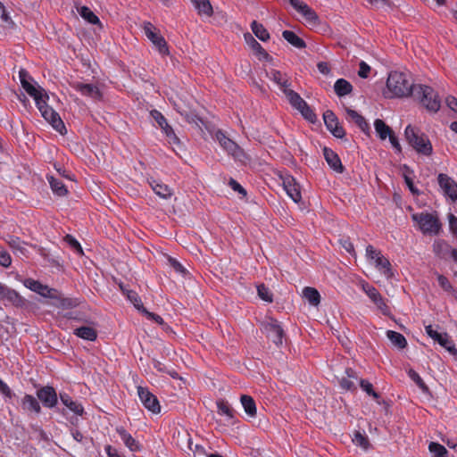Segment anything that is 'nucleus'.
<instances>
[{
  "instance_id": "f257e3e1",
  "label": "nucleus",
  "mask_w": 457,
  "mask_h": 457,
  "mask_svg": "<svg viewBox=\"0 0 457 457\" xmlns=\"http://www.w3.org/2000/svg\"><path fill=\"white\" fill-rule=\"evenodd\" d=\"M20 80L24 90L34 98L36 105L39 110L42 117L58 132L63 133L65 130L64 123L60 115L47 104L48 95L37 84L31 83L28 72L21 70L19 72Z\"/></svg>"
},
{
  "instance_id": "f03ea898",
  "label": "nucleus",
  "mask_w": 457,
  "mask_h": 457,
  "mask_svg": "<svg viewBox=\"0 0 457 457\" xmlns=\"http://www.w3.org/2000/svg\"><path fill=\"white\" fill-rule=\"evenodd\" d=\"M415 86L407 73L395 71L388 75L383 95L386 98L408 97L413 96Z\"/></svg>"
},
{
  "instance_id": "7ed1b4c3",
  "label": "nucleus",
  "mask_w": 457,
  "mask_h": 457,
  "mask_svg": "<svg viewBox=\"0 0 457 457\" xmlns=\"http://www.w3.org/2000/svg\"><path fill=\"white\" fill-rule=\"evenodd\" d=\"M412 96L419 100L430 112H436L440 109L441 101L439 96L437 93L428 86L421 84L416 85Z\"/></svg>"
},
{
  "instance_id": "20e7f679",
  "label": "nucleus",
  "mask_w": 457,
  "mask_h": 457,
  "mask_svg": "<svg viewBox=\"0 0 457 457\" xmlns=\"http://www.w3.org/2000/svg\"><path fill=\"white\" fill-rule=\"evenodd\" d=\"M412 220L425 235H437L441 230V223L437 216L429 212H418L411 215Z\"/></svg>"
},
{
  "instance_id": "39448f33",
  "label": "nucleus",
  "mask_w": 457,
  "mask_h": 457,
  "mask_svg": "<svg viewBox=\"0 0 457 457\" xmlns=\"http://www.w3.org/2000/svg\"><path fill=\"white\" fill-rule=\"evenodd\" d=\"M366 258L369 264L373 266L380 274L386 278L392 277L391 264L379 250L372 245H368L366 247Z\"/></svg>"
},
{
  "instance_id": "423d86ee",
  "label": "nucleus",
  "mask_w": 457,
  "mask_h": 457,
  "mask_svg": "<svg viewBox=\"0 0 457 457\" xmlns=\"http://www.w3.org/2000/svg\"><path fill=\"white\" fill-rule=\"evenodd\" d=\"M408 143L419 153L429 155L432 152V145L428 137L419 134L414 128L407 126L404 131Z\"/></svg>"
},
{
  "instance_id": "0eeeda50",
  "label": "nucleus",
  "mask_w": 457,
  "mask_h": 457,
  "mask_svg": "<svg viewBox=\"0 0 457 457\" xmlns=\"http://www.w3.org/2000/svg\"><path fill=\"white\" fill-rule=\"evenodd\" d=\"M215 137L220 146L236 161L245 163L248 160L245 153L234 141L227 137L223 132L217 131Z\"/></svg>"
},
{
  "instance_id": "6e6552de",
  "label": "nucleus",
  "mask_w": 457,
  "mask_h": 457,
  "mask_svg": "<svg viewBox=\"0 0 457 457\" xmlns=\"http://www.w3.org/2000/svg\"><path fill=\"white\" fill-rule=\"evenodd\" d=\"M290 104L299 111L301 114L308 120L314 121L316 115L309 107L307 103L294 90L289 89L284 94Z\"/></svg>"
},
{
  "instance_id": "1a4fd4ad",
  "label": "nucleus",
  "mask_w": 457,
  "mask_h": 457,
  "mask_svg": "<svg viewBox=\"0 0 457 457\" xmlns=\"http://www.w3.org/2000/svg\"><path fill=\"white\" fill-rule=\"evenodd\" d=\"M143 30L146 37L152 42V44L162 55H166L169 54V49L164 37L159 33V31L152 23L144 22Z\"/></svg>"
},
{
  "instance_id": "9d476101",
  "label": "nucleus",
  "mask_w": 457,
  "mask_h": 457,
  "mask_svg": "<svg viewBox=\"0 0 457 457\" xmlns=\"http://www.w3.org/2000/svg\"><path fill=\"white\" fill-rule=\"evenodd\" d=\"M361 289L382 314L388 315L390 313L386 299L382 297L380 293L373 286L368 283H362Z\"/></svg>"
},
{
  "instance_id": "9b49d317",
  "label": "nucleus",
  "mask_w": 457,
  "mask_h": 457,
  "mask_svg": "<svg viewBox=\"0 0 457 457\" xmlns=\"http://www.w3.org/2000/svg\"><path fill=\"white\" fill-rule=\"evenodd\" d=\"M426 333L429 337L445 348L450 353L456 354L457 350L447 333H439L431 325L425 327Z\"/></svg>"
},
{
  "instance_id": "f8f14e48",
  "label": "nucleus",
  "mask_w": 457,
  "mask_h": 457,
  "mask_svg": "<svg viewBox=\"0 0 457 457\" xmlns=\"http://www.w3.org/2000/svg\"><path fill=\"white\" fill-rule=\"evenodd\" d=\"M138 397L143 405L153 413H158L161 411V406L155 395H154L147 388L137 387Z\"/></svg>"
},
{
  "instance_id": "ddd939ff",
  "label": "nucleus",
  "mask_w": 457,
  "mask_h": 457,
  "mask_svg": "<svg viewBox=\"0 0 457 457\" xmlns=\"http://www.w3.org/2000/svg\"><path fill=\"white\" fill-rule=\"evenodd\" d=\"M24 286L30 289L33 292L37 293L38 295L47 297V298H57L58 297V292L54 289L50 288L46 285H43L37 280L32 279V278H27L23 282Z\"/></svg>"
},
{
  "instance_id": "4468645a",
  "label": "nucleus",
  "mask_w": 457,
  "mask_h": 457,
  "mask_svg": "<svg viewBox=\"0 0 457 457\" xmlns=\"http://www.w3.org/2000/svg\"><path fill=\"white\" fill-rule=\"evenodd\" d=\"M438 184L444 195L453 202L457 200V183L445 174L438 175Z\"/></svg>"
},
{
  "instance_id": "2eb2a0df",
  "label": "nucleus",
  "mask_w": 457,
  "mask_h": 457,
  "mask_svg": "<svg viewBox=\"0 0 457 457\" xmlns=\"http://www.w3.org/2000/svg\"><path fill=\"white\" fill-rule=\"evenodd\" d=\"M282 185L287 195L295 202L299 203L302 199L300 186L296 183L295 179L290 176L286 175L281 177Z\"/></svg>"
},
{
  "instance_id": "dca6fc26",
  "label": "nucleus",
  "mask_w": 457,
  "mask_h": 457,
  "mask_svg": "<svg viewBox=\"0 0 457 457\" xmlns=\"http://www.w3.org/2000/svg\"><path fill=\"white\" fill-rule=\"evenodd\" d=\"M323 120L327 129L336 137L342 138L345 136V130L341 126H339L338 120L332 111H326L323 114Z\"/></svg>"
},
{
  "instance_id": "f3484780",
  "label": "nucleus",
  "mask_w": 457,
  "mask_h": 457,
  "mask_svg": "<svg viewBox=\"0 0 457 457\" xmlns=\"http://www.w3.org/2000/svg\"><path fill=\"white\" fill-rule=\"evenodd\" d=\"M37 398L47 408H54L58 402V396L54 387L43 386L37 391Z\"/></svg>"
},
{
  "instance_id": "a211bd4d",
  "label": "nucleus",
  "mask_w": 457,
  "mask_h": 457,
  "mask_svg": "<svg viewBox=\"0 0 457 457\" xmlns=\"http://www.w3.org/2000/svg\"><path fill=\"white\" fill-rule=\"evenodd\" d=\"M264 329L268 337L274 342V344L277 345H282L284 331L277 320L270 319L264 324Z\"/></svg>"
},
{
  "instance_id": "6ab92c4d",
  "label": "nucleus",
  "mask_w": 457,
  "mask_h": 457,
  "mask_svg": "<svg viewBox=\"0 0 457 457\" xmlns=\"http://www.w3.org/2000/svg\"><path fill=\"white\" fill-rule=\"evenodd\" d=\"M70 85L85 96H88L94 99H98L101 97V94L98 88L92 84H86L79 80H74L71 81Z\"/></svg>"
},
{
  "instance_id": "aec40b11",
  "label": "nucleus",
  "mask_w": 457,
  "mask_h": 457,
  "mask_svg": "<svg viewBox=\"0 0 457 457\" xmlns=\"http://www.w3.org/2000/svg\"><path fill=\"white\" fill-rule=\"evenodd\" d=\"M116 432L123 441L124 445L132 452L141 450L140 443L136 440L124 428L118 427Z\"/></svg>"
},
{
  "instance_id": "412c9836",
  "label": "nucleus",
  "mask_w": 457,
  "mask_h": 457,
  "mask_svg": "<svg viewBox=\"0 0 457 457\" xmlns=\"http://www.w3.org/2000/svg\"><path fill=\"white\" fill-rule=\"evenodd\" d=\"M21 405L25 412L36 414L41 412L39 402L31 395H25L21 400Z\"/></svg>"
},
{
  "instance_id": "4be33fe9",
  "label": "nucleus",
  "mask_w": 457,
  "mask_h": 457,
  "mask_svg": "<svg viewBox=\"0 0 457 457\" xmlns=\"http://www.w3.org/2000/svg\"><path fill=\"white\" fill-rule=\"evenodd\" d=\"M266 73H267V76L278 85L279 89L284 94H286L287 90L290 89L289 88L290 84L288 81V78L286 74H282L280 71H278L277 70H273V69L267 71Z\"/></svg>"
},
{
  "instance_id": "5701e85b",
  "label": "nucleus",
  "mask_w": 457,
  "mask_h": 457,
  "mask_svg": "<svg viewBox=\"0 0 457 457\" xmlns=\"http://www.w3.org/2000/svg\"><path fill=\"white\" fill-rule=\"evenodd\" d=\"M346 119L355 123L366 134L370 132V126L366 120L356 111L352 110L350 108H345Z\"/></svg>"
},
{
  "instance_id": "b1692460",
  "label": "nucleus",
  "mask_w": 457,
  "mask_h": 457,
  "mask_svg": "<svg viewBox=\"0 0 457 457\" xmlns=\"http://www.w3.org/2000/svg\"><path fill=\"white\" fill-rule=\"evenodd\" d=\"M60 399H61V402L74 414H76V415L83 414L84 408H83L82 404L78 401L72 400L69 395H67L65 393H61Z\"/></svg>"
},
{
  "instance_id": "393cba45",
  "label": "nucleus",
  "mask_w": 457,
  "mask_h": 457,
  "mask_svg": "<svg viewBox=\"0 0 457 457\" xmlns=\"http://www.w3.org/2000/svg\"><path fill=\"white\" fill-rule=\"evenodd\" d=\"M324 157L328 165L336 171L342 172L343 166L337 154L328 148H324Z\"/></svg>"
},
{
  "instance_id": "a878e982",
  "label": "nucleus",
  "mask_w": 457,
  "mask_h": 457,
  "mask_svg": "<svg viewBox=\"0 0 457 457\" xmlns=\"http://www.w3.org/2000/svg\"><path fill=\"white\" fill-rule=\"evenodd\" d=\"M1 298L14 305H21L24 303V299L15 290L7 287H4Z\"/></svg>"
},
{
  "instance_id": "bb28decb",
  "label": "nucleus",
  "mask_w": 457,
  "mask_h": 457,
  "mask_svg": "<svg viewBox=\"0 0 457 457\" xmlns=\"http://www.w3.org/2000/svg\"><path fill=\"white\" fill-rule=\"evenodd\" d=\"M303 296L312 306H318L320 303V295L317 289L311 287H306L303 289Z\"/></svg>"
},
{
  "instance_id": "cd10ccee",
  "label": "nucleus",
  "mask_w": 457,
  "mask_h": 457,
  "mask_svg": "<svg viewBox=\"0 0 457 457\" xmlns=\"http://www.w3.org/2000/svg\"><path fill=\"white\" fill-rule=\"evenodd\" d=\"M375 131L381 140L386 139L390 135L393 134V130L387 126L382 120L377 119L374 121Z\"/></svg>"
},
{
  "instance_id": "c85d7f7f",
  "label": "nucleus",
  "mask_w": 457,
  "mask_h": 457,
  "mask_svg": "<svg viewBox=\"0 0 457 457\" xmlns=\"http://www.w3.org/2000/svg\"><path fill=\"white\" fill-rule=\"evenodd\" d=\"M193 5L200 15L211 16L212 7L209 0H191Z\"/></svg>"
},
{
  "instance_id": "c756f323",
  "label": "nucleus",
  "mask_w": 457,
  "mask_h": 457,
  "mask_svg": "<svg viewBox=\"0 0 457 457\" xmlns=\"http://www.w3.org/2000/svg\"><path fill=\"white\" fill-rule=\"evenodd\" d=\"M334 89L338 96H344L352 92L353 87L347 80L339 79L335 82Z\"/></svg>"
},
{
  "instance_id": "7c9ffc66",
  "label": "nucleus",
  "mask_w": 457,
  "mask_h": 457,
  "mask_svg": "<svg viewBox=\"0 0 457 457\" xmlns=\"http://www.w3.org/2000/svg\"><path fill=\"white\" fill-rule=\"evenodd\" d=\"M282 36L289 44L296 48L302 49L306 46L304 41L293 31L285 30Z\"/></svg>"
},
{
  "instance_id": "2f4dec72",
  "label": "nucleus",
  "mask_w": 457,
  "mask_h": 457,
  "mask_svg": "<svg viewBox=\"0 0 457 457\" xmlns=\"http://www.w3.org/2000/svg\"><path fill=\"white\" fill-rule=\"evenodd\" d=\"M151 187L154 192L162 198H168L172 195L171 189L167 185H164L159 181H152Z\"/></svg>"
},
{
  "instance_id": "473e14b6",
  "label": "nucleus",
  "mask_w": 457,
  "mask_h": 457,
  "mask_svg": "<svg viewBox=\"0 0 457 457\" xmlns=\"http://www.w3.org/2000/svg\"><path fill=\"white\" fill-rule=\"evenodd\" d=\"M74 334L83 339L94 341L96 338V331L91 327H80L74 330Z\"/></svg>"
},
{
  "instance_id": "72a5a7b5",
  "label": "nucleus",
  "mask_w": 457,
  "mask_h": 457,
  "mask_svg": "<svg viewBox=\"0 0 457 457\" xmlns=\"http://www.w3.org/2000/svg\"><path fill=\"white\" fill-rule=\"evenodd\" d=\"M241 403L247 415L253 418L256 415V405L253 399L249 395L241 396Z\"/></svg>"
},
{
  "instance_id": "f704fd0d",
  "label": "nucleus",
  "mask_w": 457,
  "mask_h": 457,
  "mask_svg": "<svg viewBox=\"0 0 457 457\" xmlns=\"http://www.w3.org/2000/svg\"><path fill=\"white\" fill-rule=\"evenodd\" d=\"M347 378H342L340 379V386L342 388L346 390H353L355 388V381H358V378L352 370H346Z\"/></svg>"
},
{
  "instance_id": "c9c22d12",
  "label": "nucleus",
  "mask_w": 457,
  "mask_h": 457,
  "mask_svg": "<svg viewBox=\"0 0 457 457\" xmlns=\"http://www.w3.org/2000/svg\"><path fill=\"white\" fill-rule=\"evenodd\" d=\"M387 338L390 340V342L396 347L403 349L406 346L407 342L405 337L395 331L388 330L386 332Z\"/></svg>"
},
{
  "instance_id": "e433bc0d",
  "label": "nucleus",
  "mask_w": 457,
  "mask_h": 457,
  "mask_svg": "<svg viewBox=\"0 0 457 457\" xmlns=\"http://www.w3.org/2000/svg\"><path fill=\"white\" fill-rule=\"evenodd\" d=\"M162 132L174 151L181 149V143L170 126Z\"/></svg>"
},
{
  "instance_id": "4c0bfd02",
  "label": "nucleus",
  "mask_w": 457,
  "mask_h": 457,
  "mask_svg": "<svg viewBox=\"0 0 457 457\" xmlns=\"http://www.w3.org/2000/svg\"><path fill=\"white\" fill-rule=\"evenodd\" d=\"M6 242L14 252L21 254L26 253V244L19 237L11 236L7 238Z\"/></svg>"
},
{
  "instance_id": "58836bf2",
  "label": "nucleus",
  "mask_w": 457,
  "mask_h": 457,
  "mask_svg": "<svg viewBox=\"0 0 457 457\" xmlns=\"http://www.w3.org/2000/svg\"><path fill=\"white\" fill-rule=\"evenodd\" d=\"M253 33L262 41H266L270 38V34L262 24L257 21H253L251 24Z\"/></svg>"
},
{
  "instance_id": "ea45409f",
  "label": "nucleus",
  "mask_w": 457,
  "mask_h": 457,
  "mask_svg": "<svg viewBox=\"0 0 457 457\" xmlns=\"http://www.w3.org/2000/svg\"><path fill=\"white\" fill-rule=\"evenodd\" d=\"M79 15L91 24H96L99 22L98 17L87 6H81L78 8Z\"/></svg>"
},
{
  "instance_id": "a19ab883",
  "label": "nucleus",
  "mask_w": 457,
  "mask_h": 457,
  "mask_svg": "<svg viewBox=\"0 0 457 457\" xmlns=\"http://www.w3.org/2000/svg\"><path fill=\"white\" fill-rule=\"evenodd\" d=\"M48 181L50 183L52 190L59 196H63L67 194V189L64 184L54 179V177H49Z\"/></svg>"
},
{
  "instance_id": "79ce46f5",
  "label": "nucleus",
  "mask_w": 457,
  "mask_h": 457,
  "mask_svg": "<svg viewBox=\"0 0 457 457\" xmlns=\"http://www.w3.org/2000/svg\"><path fill=\"white\" fill-rule=\"evenodd\" d=\"M123 293L127 295L128 299L133 303V305L139 311L143 312V309H145L142 305L141 300L138 296V295L131 290L124 289L122 287H120Z\"/></svg>"
},
{
  "instance_id": "37998d69",
  "label": "nucleus",
  "mask_w": 457,
  "mask_h": 457,
  "mask_svg": "<svg viewBox=\"0 0 457 457\" xmlns=\"http://www.w3.org/2000/svg\"><path fill=\"white\" fill-rule=\"evenodd\" d=\"M353 443L362 448L363 450H367L369 448V440L367 436L360 432H355L353 437Z\"/></svg>"
},
{
  "instance_id": "c03bdc74",
  "label": "nucleus",
  "mask_w": 457,
  "mask_h": 457,
  "mask_svg": "<svg viewBox=\"0 0 457 457\" xmlns=\"http://www.w3.org/2000/svg\"><path fill=\"white\" fill-rule=\"evenodd\" d=\"M428 449L434 454V457H445L447 453L445 446L434 442L429 444Z\"/></svg>"
},
{
  "instance_id": "a18cd8bd",
  "label": "nucleus",
  "mask_w": 457,
  "mask_h": 457,
  "mask_svg": "<svg viewBox=\"0 0 457 457\" xmlns=\"http://www.w3.org/2000/svg\"><path fill=\"white\" fill-rule=\"evenodd\" d=\"M151 116L156 121V123L159 125V127L161 128V129L162 131L165 130V129L170 127L166 119L163 117V115L160 112H158L156 110L152 111Z\"/></svg>"
},
{
  "instance_id": "49530a36",
  "label": "nucleus",
  "mask_w": 457,
  "mask_h": 457,
  "mask_svg": "<svg viewBox=\"0 0 457 457\" xmlns=\"http://www.w3.org/2000/svg\"><path fill=\"white\" fill-rule=\"evenodd\" d=\"M257 293L259 297L267 302L270 303L272 302V295L268 287H266L264 285H259L257 287Z\"/></svg>"
},
{
  "instance_id": "de8ad7c7",
  "label": "nucleus",
  "mask_w": 457,
  "mask_h": 457,
  "mask_svg": "<svg viewBox=\"0 0 457 457\" xmlns=\"http://www.w3.org/2000/svg\"><path fill=\"white\" fill-rule=\"evenodd\" d=\"M249 38L252 44V46L256 49L261 57L264 59H269L270 55L261 46V45L250 35H245V39Z\"/></svg>"
},
{
  "instance_id": "09e8293b",
  "label": "nucleus",
  "mask_w": 457,
  "mask_h": 457,
  "mask_svg": "<svg viewBox=\"0 0 457 457\" xmlns=\"http://www.w3.org/2000/svg\"><path fill=\"white\" fill-rule=\"evenodd\" d=\"M408 375L418 385V386L422 391L426 392L428 390V387L426 386L422 378L420 377V375L416 371H414L413 370H410L408 371Z\"/></svg>"
},
{
  "instance_id": "8fccbe9b",
  "label": "nucleus",
  "mask_w": 457,
  "mask_h": 457,
  "mask_svg": "<svg viewBox=\"0 0 457 457\" xmlns=\"http://www.w3.org/2000/svg\"><path fill=\"white\" fill-rule=\"evenodd\" d=\"M0 22L5 24L6 26H12L13 22L7 12L5 7L0 2Z\"/></svg>"
},
{
  "instance_id": "3c124183",
  "label": "nucleus",
  "mask_w": 457,
  "mask_h": 457,
  "mask_svg": "<svg viewBox=\"0 0 457 457\" xmlns=\"http://www.w3.org/2000/svg\"><path fill=\"white\" fill-rule=\"evenodd\" d=\"M64 239H65L66 243L72 249H74L78 253H79V254L83 253L82 247H81L80 244L77 241L76 238H74L73 237H71L70 235H67Z\"/></svg>"
},
{
  "instance_id": "603ef678",
  "label": "nucleus",
  "mask_w": 457,
  "mask_h": 457,
  "mask_svg": "<svg viewBox=\"0 0 457 457\" xmlns=\"http://www.w3.org/2000/svg\"><path fill=\"white\" fill-rule=\"evenodd\" d=\"M12 264V258L8 252L0 246V265L3 267H9Z\"/></svg>"
},
{
  "instance_id": "864d4df0",
  "label": "nucleus",
  "mask_w": 457,
  "mask_h": 457,
  "mask_svg": "<svg viewBox=\"0 0 457 457\" xmlns=\"http://www.w3.org/2000/svg\"><path fill=\"white\" fill-rule=\"evenodd\" d=\"M360 386L368 395H372L375 399L378 398V395L373 390L372 385L369 381L361 379Z\"/></svg>"
},
{
  "instance_id": "5fc2aeb1",
  "label": "nucleus",
  "mask_w": 457,
  "mask_h": 457,
  "mask_svg": "<svg viewBox=\"0 0 457 457\" xmlns=\"http://www.w3.org/2000/svg\"><path fill=\"white\" fill-rule=\"evenodd\" d=\"M169 264L174 269V270L181 275L187 274V270L182 266L176 259L170 257L168 259Z\"/></svg>"
},
{
  "instance_id": "6e6d98bb",
  "label": "nucleus",
  "mask_w": 457,
  "mask_h": 457,
  "mask_svg": "<svg viewBox=\"0 0 457 457\" xmlns=\"http://www.w3.org/2000/svg\"><path fill=\"white\" fill-rule=\"evenodd\" d=\"M359 66L360 69L358 71V75L362 79H367L371 71L370 66L367 64L364 61H361Z\"/></svg>"
},
{
  "instance_id": "4d7b16f0",
  "label": "nucleus",
  "mask_w": 457,
  "mask_h": 457,
  "mask_svg": "<svg viewBox=\"0 0 457 457\" xmlns=\"http://www.w3.org/2000/svg\"><path fill=\"white\" fill-rule=\"evenodd\" d=\"M217 406H218V411L220 414L225 415L228 418H232L231 410L227 403H225L224 402H219L217 403Z\"/></svg>"
},
{
  "instance_id": "13d9d810",
  "label": "nucleus",
  "mask_w": 457,
  "mask_h": 457,
  "mask_svg": "<svg viewBox=\"0 0 457 457\" xmlns=\"http://www.w3.org/2000/svg\"><path fill=\"white\" fill-rule=\"evenodd\" d=\"M228 185L234 191L238 192L240 195H242L243 197L246 195V191L245 190V188L234 179H229Z\"/></svg>"
},
{
  "instance_id": "bf43d9fd",
  "label": "nucleus",
  "mask_w": 457,
  "mask_h": 457,
  "mask_svg": "<svg viewBox=\"0 0 457 457\" xmlns=\"http://www.w3.org/2000/svg\"><path fill=\"white\" fill-rule=\"evenodd\" d=\"M447 248L448 245L444 240H436L433 244L434 252L437 254H441Z\"/></svg>"
},
{
  "instance_id": "052dcab7",
  "label": "nucleus",
  "mask_w": 457,
  "mask_h": 457,
  "mask_svg": "<svg viewBox=\"0 0 457 457\" xmlns=\"http://www.w3.org/2000/svg\"><path fill=\"white\" fill-rule=\"evenodd\" d=\"M437 281L439 286L445 290V291H451L452 286L449 282V280L443 275H437Z\"/></svg>"
},
{
  "instance_id": "680f3d73",
  "label": "nucleus",
  "mask_w": 457,
  "mask_h": 457,
  "mask_svg": "<svg viewBox=\"0 0 457 457\" xmlns=\"http://www.w3.org/2000/svg\"><path fill=\"white\" fill-rule=\"evenodd\" d=\"M0 393L7 398H12L13 394L8 385L0 378Z\"/></svg>"
},
{
  "instance_id": "e2e57ef3",
  "label": "nucleus",
  "mask_w": 457,
  "mask_h": 457,
  "mask_svg": "<svg viewBox=\"0 0 457 457\" xmlns=\"http://www.w3.org/2000/svg\"><path fill=\"white\" fill-rule=\"evenodd\" d=\"M340 244L342 247L350 254H354V247L352 242L348 238L340 239Z\"/></svg>"
},
{
  "instance_id": "0e129e2a",
  "label": "nucleus",
  "mask_w": 457,
  "mask_h": 457,
  "mask_svg": "<svg viewBox=\"0 0 457 457\" xmlns=\"http://www.w3.org/2000/svg\"><path fill=\"white\" fill-rule=\"evenodd\" d=\"M449 228L453 234L457 236V218L452 214H448Z\"/></svg>"
},
{
  "instance_id": "69168bd1",
  "label": "nucleus",
  "mask_w": 457,
  "mask_h": 457,
  "mask_svg": "<svg viewBox=\"0 0 457 457\" xmlns=\"http://www.w3.org/2000/svg\"><path fill=\"white\" fill-rule=\"evenodd\" d=\"M445 103L451 110L457 112V99L454 96H447Z\"/></svg>"
},
{
  "instance_id": "338daca9",
  "label": "nucleus",
  "mask_w": 457,
  "mask_h": 457,
  "mask_svg": "<svg viewBox=\"0 0 457 457\" xmlns=\"http://www.w3.org/2000/svg\"><path fill=\"white\" fill-rule=\"evenodd\" d=\"M317 67L319 71L324 75H328L330 72V69L327 62H320L317 64Z\"/></svg>"
},
{
  "instance_id": "774afa93",
  "label": "nucleus",
  "mask_w": 457,
  "mask_h": 457,
  "mask_svg": "<svg viewBox=\"0 0 457 457\" xmlns=\"http://www.w3.org/2000/svg\"><path fill=\"white\" fill-rule=\"evenodd\" d=\"M105 453L108 457H120L117 450L112 447L111 445L105 446Z\"/></svg>"
}]
</instances>
